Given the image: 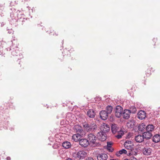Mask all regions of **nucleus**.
Wrapping results in <instances>:
<instances>
[{
    "label": "nucleus",
    "instance_id": "obj_1",
    "mask_svg": "<svg viewBox=\"0 0 160 160\" xmlns=\"http://www.w3.org/2000/svg\"><path fill=\"white\" fill-rule=\"evenodd\" d=\"M12 41H11L7 43L4 42L3 44H2L3 46L2 48H1L2 46H0V55H2H2H3L5 53H7L8 51H9L13 56L17 57L18 59L22 58L23 57L22 55L20 53L18 48L17 46L12 45L11 47H10V48H7L8 46H9L12 43Z\"/></svg>",
    "mask_w": 160,
    "mask_h": 160
},
{
    "label": "nucleus",
    "instance_id": "obj_2",
    "mask_svg": "<svg viewBox=\"0 0 160 160\" xmlns=\"http://www.w3.org/2000/svg\"><path fill=\"white\" fill-rule=\"evenodd\" d=\"M84 129L87 132H93L97 128L96 124L93 122H85L83 123Z\"/></svg>",
    "mask_w": 160,
    "mask_h": 160
},
{
    "label": "nucleus",
    "instance_id": "obj_3",
    "mask_svg": "<svg viewBox=\"0 0 160 160\" xmlns=\"http://www.w3.org/2000/svg\"><path fill=\"white\" fill-rule=\"evenodd\" d=\"M88 140L90 145L93 147L99 146L101 144L97 141V137L94 134L90 133L88 135Z\"/></svg>",
    "mask_w": 160,
    "mask_h": 160
},
{
    "label": "nucleus",
    "instance_id": "obj_4",
    "mask_svg": "<svg viewBox=\"0 0 160 160\" xmlns=\"http://www.w3.org/2000/svg\"><path fill=\"white\" fill-rule=\"evenodd\" d=\"M125 148L127 150H129L128 155H130L133 154L132 150L133 149V145L132 142L130 140H127L125 141L124 144Z\"/></svg>",
    "mask_w": 160,
    "mask_h": 160
},
{
    "label": "nucleus",
    "instance_id": "obj_5",
    "mask_svg": "<svg viewBox=\"0 0 160 160\" xmlns=\"http://www.w3.org/2000/svg\"><path fill=\"white\" fill-rule=\"evenodd\" d=\"M15 15L17 17V21L20 22H21V24L23 25L24 24V22H27V19L24 18V15L22 14V12L18 10L15 12Z\"/></svg>",
    "mask_w": 160,
    "mask_h": 160
},
{
    "label": "nucleus",
    "instance_id": "obj_6",
    "mask_svg": "<svg viewBox=\"0 0 160 160\" xmlns=\"http://www.w3.org/2000/svg\"><path fill=\"white\" fill-rule=\"evenodd\" d=\"M87 152L84 150H80L75 154V158L78 160L83 159L87 156Z\"/></svg>",
    "mask_w": 160,
    "mask_h": 160
},
{
    "label": "nucleus",
    "instance_id": "obj_7",
    "mask_svg": "<svg viewBox=\"0 0 160 160\" xmlns=\"http://www.w3.org/2000/svg\"><path fill=\"white\" fill-rule=\"evenodd\" d=\"M73 130L74 132L77 134H80L82 136L84 134V131L81 126L78 124L75 125L73 128Z\"/></svg>",
    "mask_w": 160,
    "mask_h": 160
},
{
    "label": "nucleus",
    "instance_id": "obj_8",
    "mask_svg": "<svg viewBox=\"0 0 160 160\" xmlns=\"http://www.w3.org/2000/svg\"><path fill=\"white\" fill-rule=\"evenodd\" d=\"M123 108L121 106L118 105L117 106L115 109V115L117 118H120L122 114Z\"/></svg>",
    "mask_w": 160,
    "mask_h": 160
},
{
    "label": "nucleus",
    "instance_id": "obj_9",
    "mask_svg": "<svg viewBox=\"0 0 160 160\" xmlns=\"http://www.w3.org/2000/svg\"><path fill=\"white\" fill-rule=\"evenodd\" d=\"M152 152V149L148 147H144L142 148V152L145 155H150Z\"/></svg>",
    "mask_w": 160,
    "mask_h": 160
},
{
    "label": "nucleus",
    "instance_id": "obj_10",
    "mask_svg": "<svg viewBox=\"0 0 160 160\" xmlns=\"http://www.w3.org/2000/svg\"><path fill=\"white\" fill-rule=\"evenodd\" d=\"M97 138L101 141H104L106 140L107 138V136L106 133L103 132H100L97 134Z\"/></svg>",
    "mask_w": 160,
    "mask_h": 160
},
{
    "label": "nucleus",
    "instance_id": "obj_11",
    "mask_svg": "<svg viewBox=\"0 0 160 160\" xmlns=\"http://www.w3.org/2000/svg\"><path fill=\"white\" fill-rule=\"evenodd\" d=\"M79 144L82 147H86L90 145L88 140L86 139H81L79 140Z\"/></svg>",
    "mask_w": 160,
    "mask_h": 160
},
{
    "label": "nucleus",
    "instance_id": "obj_12",
    "mask_svg": "<svg viewBox=\"0 0 160 160\" xmlns=\"http://www.w3.org/2000/svg\"><path fill=\"white\" fill-rule=\"evenodd\" d=\"M100 129L101 132L106 133V132H109L110 129V128L108 125L103 123Z\"/></svg>",
    "mask_w": 160,
    "mask_h": 160
},
{
    "label": "nucleus",
    "instance_id": "obj_13",
    "mask_svg": "<svg viewBox=\"0 0 160 160\" xmlns=\"http://www.w3.org/2000/svg\"><path fill=\"white\" fill-rule=\"evenodd\" d=\"M131 113V110L125 109L123 111L122 114L123 118L126 119H128L130 118Z\"/></svg>",
    "mask_w": 160,
    "mask_h": 160
},
{
    "label": "nucleus",
    "instance_id": "obj_14",
    "mask_svg": "<svg viewBox=\"0 0 160 160\" xmlns=\"http://www.w3.org/2000/svg\"><path fill=\"white\" fill-rule=\"evenodd\" d=\"M100 118L103 120H106L108 117V114L106 112L105 110H102L99 113Z\"/></svg>",
    "mask_w": 160,
    "mask_h": 160
},
{
    "label": "nucleus",
    "instance_id": "obj_15",
    "mask_svg": "<svg viewBox=\"0 0 160 160\" xmlns=\"http://www.w3.org/2000/svg\"><path fill=\"white\" fill-rule=\"evenodd\" d=\"M138 118L142 120L145 118L146 117V112L142 110H140L137 114Z\"/></svg>",
    "mask_w": 160,
    "mask_h": 160
},
{
    "label": "nucleus",
    "instance_id": "obj_16",
    "mask_svg": "<svg viewBox=\"0 0 160 160\" xmlns=\"http://www.w3.org/2000/svg\"><path fill=\"white\" fill-rule=\"evenodd\" d=\"M108 158L107 154L104 153L99 154L97 156L98 160H106Z\"/></svg>",
    "mask_w": 160,
    "mask_h": 160
},
{
    "label": "nucleus",
    "instance_id": "obj_17",
    "mask_svg": "<svg viewBox=\"0 0 160 160\" xmlns=\"http://www.w3.org/2000/svg\"><path fill=\"white\" fill-rule=\"evenodd\" d=\"M142 136H143L144 138L146 139H148L151 138L152 136V132L146 131V132H143Z\"/></svg>",
    "mask_w": 160,
    "mask_h": 160
},
{
    "label": "nucleus",
    "instance_id": "obj_18",
    "mask_svg": "<svg viewBox=\"0 0 160 160\" xmlns=\"http://www.w3.org/2000/svg\"><path fill=\"white\" fill-rule=\"evenodd\" d=\"M135 139L136 142L140 143L143 141L144 138L142 135H138L135 137Z\"/></svg>",
    "mask_w": 160,
    "mask_h": 160
},
{
    "label": "nucleus",
    "instance_id": "obj_19",
    "mask_svg": "<svg viewBox=\"0 0 160 160\" xmlns=\"http://www.w3.org/2000/svg\"><path fill=\"white\" fill-rule=\"evenodd\" d=\"M87 114L90 118H93L95 117V113L94 110L90 109L88 111Z\"/></svg>",
    "mask_w": 160,
    "mask_h": 160
},
{
    "label": "nucleus",
    "instance_id": "obj_20",
    "mask_svg": "<svg viewBox=\"0 0 160 160\" xmlns=\"http://www.w3.org/2000/svg\"><path fill=\"white\" fill-rule=\"evenodd\" d=\"M10 17L11 18L12 20H11V22L13 23L14 22L18 21H17V17H16V15H15V12H12L10 14Z\"/></svg>",
    "mask_w": 160,
    "mask_h": 160
},
{
    "label": "nucleus",
    "instance_id": "obj_21",
    "mask_svg": "<svg viewBox=\"0 0 160 160\" xmlns=\"http://www.w3.org/2000/svg\"><path fill=\"white\" fill-rule=\"evenodd\" d=\"M146 125L145 123H142L138 127V130L140 132H142L146 130Z\"/></svg>",
    "mask_w": 160,
    "mask_h": 160
},
{
    "label": "nucleus",
    "instance_id": "obj_22",
    "mask_svg": "<svg viewBox=\"0 0 160 160\" xmlns=\"http://www.w3.org/2000/svg\"><path fill=\"white\" fill-rule=\"evenodd\" d=\"M81 136H82V135L77 133L76 134H74L72 136V139L75 142H77L79 141Z\"/></svg>",
    "mask_w": 160,
    "mask_h": 160
},
{
    "label": "nucleus",
    "instance_id": "obj_23",
    "mask_svg": "<svg viewBox=\"0 0 160 160\" xmlns=\"http://www.w3.org/2000/svg\"><path fill=\"white\" fill-rule=\"evenodd\" d=\"M62 146L65 149H68L71 147V144L69 142L66 141L63 142Z\"/></svg>",
    "mask_w": 160,
    "mask_h": 160
},
{
    "label": "nucleus",
    "instance_id": "obj_24",
    "mask_svg": "<svg viewBox=\"0 0 160 160\" xmlns=\"http://www.w3.org/2000/svg\"><path fill=\"white\" fill-rule=\"evenodd\" d=\"M154 127L152 124H149L146 127V130L152 132L154 130Z\"/></svg>",
    "mask_w": 160,
    "mask_h": 160
},
{
    "label": "nucleus",
    "instance_id": "obj_25",
    "mask_svg": "<svg viewBox=\"0 0 160 160\" xmlns=\"http://www.w3.org/2000/svg\"><path fill=\"white\" fill-rule=\"evenodd\" d=\"M152 141L155 143H157L160 141V135L157 134L155 135L153 137Z\"/></svg>",
    "mask_w": 160,
    "mask_h": 160
},
{
    "label": "nucleus",
    "instance_id": "obj_26",
    "mask_svg": "<svg viewBox=\"0 0 160 160\" xmlns=\"http://www.w3.org/2000/svg\"><path fill=\"white\" fill-rule=\"evenodd\" d=\"M128 152L124 149H122L119 151L117 152L116 153V155L117 156H120L121 154H126Z\"/></svg>",
    "mask_w": 160,
    "mask_h": 160
},
{
    "label": "nucleus",
    "instance_id": "obj_27",
    "mask_svg": "<svg viewBox=\"0 0 160 160\" xmlns=\"http://www.w3.org/2000/svg\"><path fill=\"white\" fill-rule=\"evenodd\" d=\"M112 143L111 142H108L107 143V149L109 152H112L114 149L112 147Z\"/></svg>",
    "mask_w": 160,
    "mask_h": 160
},
{
    "label": "nucleus",
    "instance_id": "obj_28",
    "mask_svg": "<svg viewBox=\"0 0 160 160\" xmlns=\"http://www.w3.org/2000/svg\"><path fill=\"white\" fill-rule=\"evenodd\" d=\"M118 128H117V125L115 124H112L111 126V130L113 133L115 134L118 132Z\"/></svg>",
    "mask_w": 160,
    "mask_h": 160
},
{
    "label": "nucleus",
    "instance_id": "obj_29",
    "mask_svg": "<svg viewBox=\"0 0 160 160\" xmlns=\"http://www.w3.org/2000/svg\"><path fill=\"white\" fill-rule=\"evenodd\" d=\"M112 107L110 105H108L106 107V112L108 114H110L112 112Z\"/></svg>",
    "mask_w": 160,
    "mask_h": 160
},
{
    "label": "nucleus",
    "instance_id": "obj_30",
    "mask_svg": "<svg viewBox=\"0 0 160 160\" xmlns=\"http://www.w3.org/2000/svg\"><path fill=\"white\" fill-rule=\"evenodd\" d=\"M131 112L132 113H135L136 112L137 109L134 106H132L131 108Z\"/></svg>",
    "mask_w": 160,
    "mask_h": 160
},
{
    "label": "nucleus",
    "instance_id": "obj_31",
    "mask_svg": "<svg viewBox=\"0 0 160 160\" xmlns=\"http://www.w3.org/2000/svg\"><path fill=\"white\" fill-rule=\"evenodd\" d=\"M127 127L129 128H132L133 127V124H132L130 122H127Z\"/></svg>",
    "mask_w": 160,
    "mask_h": 160
},
{
    "label": "nucleus",
    "instance_id": "obj_32",
    "mask_svg": "<svg viewBox=\"0 0 160 160\" xmlns=\"http://www.w3.org/2000/svg\"><path fill=\"white\" fill-rule=\"evenodd\" d=\"M84 160H94V159L91 157H87Z\"/></svg>",
    "mask_w": 160,
    "mask_h": 160
},
{
    "label": "nucleus",
    "instance_id": "obj_33",
    "mask_svg": "<svg viewBox=\"0 0 160 160\" xmlns=\"http://www.w3.org/2000/svg\"><path fill=\"white\" fill-rule=\"evenodd\" d=\"M7 30L8 31V33L11 34V33H13L14 31L12 29H7Z\"/></svg>",
    "mask_w": 160,
    "mask_h": 160
},
{
    "label": "nucleus",
    "instance_id": "obj_34",
    "mask_svg": "<svg viewBox=\"0 0 160 160\" xmlns=\"http://www.w3.org/2000/svg\"><path fill=\"white\" fill-rule=\"evenodd\" d=\"M129 160H138V159L132 156L131 157Z\"/></svg>",
    "mask_w": 160,
    "mask_h": 160
},
{
    "label": "nucleus",
    "instance_id": "obj_35",
    "mask_svg": "<svg viewBox=\"0 0 160 160\" xmlns=\"http://www.w3.org/2000/svg\"><path fill=\"white\" fill-rule=\"evenodd\" d=\"M116 137L118 139H120L122 137V135L120 134H118L116 136Z\"/></svg>",
    "mask_w": 160,
    "mask_h": 160
},
{
    "label": "nucleus",
    "instance_id": "obj_36",
    "mask_svg": "<svg viewBox=\"0 0 160 160\" xmlns=\"http://www.w3.org/2000/svg\"><path fill=\"white\" fill-rule=\"evenodd\" d=\"M7 160H10L11 158L10 157H8L7 158Z\"/></svg>",
    "mask_w": 160,
    "mask_h": 160
},
{
    "label": "nucleus",
    "instance_id": "obj_37",
    "mask_svg": "<svg viewBox=\"0 0 160 160\" xmlns=\"http://www.w3.org/2000/svg\"><path fill=\"white\" fill-rule=\"evenodd\" d=\"M66 160H72V159L70 158H68L67 159H66Z\"/></svg>",
    "mask_w": 160,
    "mask_h": 160
},
{
    "label": "nucleus",
    "instance_id": "obj_38",
    "mask_svg": "<svg viewBox=\"0 0 160 160\" xmlns=\"http://www.w3.org/2000/svg\"><path fill=\"white\" fill-rule=\"evenodd\" d=\"M110 160H116V159H110Z\"/></svg>",
    "mask_w": 160,
    "mask_h": 160
},
{
    "label": "nucleus",
    "instance_id": "obj_39",
    "mask_svg": "<svg viewBox=\"0 0 160 160\" xmlns=\"http://www.w3.org/2000/svg\"><path fill=\"white\" fill-rule=\"evenodd\" d=\"M4 25V24L3 23H2V25Z\"/></svg>",
    "mask_w": 160,
    "mask_h": 160
},
{
    "label": "nucleus",
    "instance_id": "obj_40",
    "mask_svg": "<svg viewBox=\"0 0 160 160\" xmlns=\"http://www.w3.org/2000/svg\"><path fill=\"white\" fill-rule=\"evenodd\" d=\"M124 160H129L128 159H125Z\"/></svg>",
    "mask_w": 160,
    "mask_h": 160
},
{
    "label": "nucleus",
    "instance_id": "obj_41",
    "mask_svg": "<svg viewBox=\"0 0 160 160\" xmlns=\"http://www.w3.org/2000/svg\"><path fill=\"white\" fill-rule=\"evenodd\" d=\"M62 121H61V124H62Z\"/></svg>",
    "mask_w": 160,
    "mask_h": 160
}]
</instances>
